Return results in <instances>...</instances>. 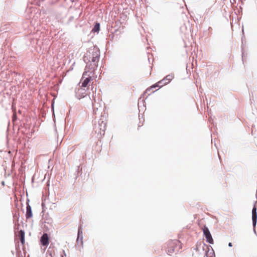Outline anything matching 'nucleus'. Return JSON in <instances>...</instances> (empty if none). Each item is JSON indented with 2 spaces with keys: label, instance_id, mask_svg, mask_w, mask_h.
<instances>
[{
  "label": "nucleus",
  "instance_id": "nucleus-6",
  "mask_svg": "<svg viewBox=\"0 0 257 257\" xmlns=\"http://www.w3.org/2000/svg\"><path fill=\"white\" fill-rule=\"evenodd\" d=\"M41 242L44 246H47L49 243V237L47 233H44L41 238Z\"/></svg>",
  "mask_w": 257,
  "mask_h": 257
},
{
  "label": "nucleus",
  "instance_id": "nucleus-4",
  "mask_svg": "<svg viewBox=\"0 0 257 257\" xmlns=\"http://www.w3.org/2000/svg\"><path fill=\"white\" fill-rule=\"evenodd\" d=\"M86 95V90L83 88H79L76 91V96L79 99L84 97Z\"/></svg>",
  "mask_w": 257,
  "mask_h": 257
},
{
  "label": "nucleus",
  "instance_id": "nucleus-10",
  "mask_svg": "<svg viewBox=\"0 0 257 257\" xmlns=\"http://www.w3.org/2000/svg\"><path fill=\"white\" fill-rule=\"evenodd\" d=\"M100 30V24L98 23H96L93 29H92V31L93 32H97L98 33L99 31Z\"/></svg>",
  "mask_w": 257,
  "mask_h": 257
},
{
  "label": "nucleus",
  "instance_id": "nucleus-11",
  "mask_svg": "<svg viewBox=\"0 0 257 257\" xmlns=\"http://www.w3.org/2000/svg\"><path fill=\"white\" fill-rule=\"evenodd\" d=\"M99 59V57L98 56H94L92 58V61L93 62H97L98 61Z\"/></svg>",
  "mask_w": 257,
  "mask_h": 257
},
{
  "label": "nucleus",
  "instance_id": "nucleus-2",
  "mask_svg": "<svg viewBox=\"0 0 257 257\" xmlns=\"http://www.w3.org/2000/svg\"><path fill=\"white\" fill-rule=\"evenodd\" d=\"M173 78V76L172 75H168L164 79H163L161 81H159L155 85L152 86L150 89L152 88H155L156 87H161L163 86L168 84Z\"/></svg>",
  "mask_w": 257,
  "mask_h": 257
},
{
  "label": "nucleus",
  "instance_id": "nucleus-9",
  "mask_svg": "<svg viewBox=\"0 0 257 257\" xmlns=\"http://www.w3.org/2000/svg\"><path fill=\"white\" fill-rule=\"evenodd\" d=\"M91 80V77H86L85 78L83 82H82L81 87H86L88 84L90 82V80Z\"/></svg>",
  "mask_w": 257,
  "mask_h": 257
},
{
  "label": "nucleus",
  "instance_id": "nucleus-12",
  "mask_svg": "<svg viewBox=\"0 0 257 257\" xmlns=\"http://www.w3.org/2000/svg\"><path fill=\"white\" fill-rule=\"evenodd\" d=\"M86 72H84V73H83V76H82V80H83V79H84V78H85V76H86Z\"/></svg>",
  "mask_w": 257,
  "mask_h": 257
},
{
  "label": "nucleus",
  "instance_id": "nucleus-8",
  "mask_svg": "<svg viewBox=\"0 0 257 257\" xmlns=\"http://www.w3.org/2000/svg\"><path fill=\"white\" fill-rule=\"evenodd\" d=\"M19 236L21 240V242L23 244L25 243V232L21 230L19 232Z\"/></svg>",
  "mask_w": 257,
  "mask_h": 257
},
{
  "label": "nucleus",
  "instance_id": "nucleus-1",
  "mask_svg": "<svg viewBox=\"0 0 257 257\" xmlns=\"http://www.w3.org/2000/svg\"><path fill=\"white\" fill-rule=\"evenodd\" d=\"M182 247V243L179 240H170L167 243L166 251L169 254H171L176 251H179Z\"/></svg>",
  "mask_w": 257,
  "mask_h": 257
},
{
  "label": "nucleus",
  "instance_id": "nucleus-7",
  "mask_svg": "<svg viewBox=\"0 0 257 257\" xmlns=\"http://www.w3.org/2000/svg\"><path fill=\"white\" fill-rule=\"evenodd\" d=\"M33 213L31 207L30 205L28 204L26 207V217L27 219L30 218L32 217Z\"/></svg>",
  "mask_w": 257,
  "mask_h": 257
},
{
  "label": "nucleus",
  "instance_id": "nucleus-13",
  "mask_svg": "<svg viewBox=\"0 0 257 257\" xmlns=\"http://www.w3.org/2000/svg\"><path fill=\"white\" fill-rule=\"evenodd\" d=\"M228 246H230V247L232 246V243H231V242H229V243H228Z\"/></svg>",
  "mask_w": 257,
  "mask_h": 257
},
{
  "label": "nucleus",
  "instance_id": "nucleus-3",
  "mask_svg": "<svg viewBox=\"0 0 257 257\" xmlns=\"http://www.w3.org/2000/svg\"><path fill=\"white\" fill-rule=\"evenodd\" d=\"M203 233H204V234L206 238L207 241L209 243L213 244V240L212 236L210 233V231L208 230L207 227H204Z\"/></svg>",
  "mask_w": 257,
  "mask_h": 257
},
{
  "label": "nucleus",
  "instance_id": "nucleus-5",
  "mask_svg": "<svg viewBox=\"0 0 257 257\" xmlns=\"http://www.w3.org/2000/svg\"><path fill=\"white\" fill-rule=\"evenodd\" d=\"M252 224L254 229L255 227L256 221H257V213H256V208L254 205L252 210Z\"/></svg>",
  "mask_w": 257,
  "mask_h": 257
}]
</instances>
